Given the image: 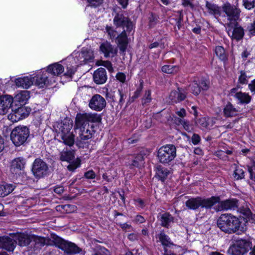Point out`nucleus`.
I'll return each instance as SVG.
<instances>
[{
  "mask_svg": "<svg viewBox=\"0 0 255 255\" xmlns=\"http://www.w3.org/2000/svg\"><path fill=\"white\" fill-rule=\"evenodd\" d=\"M106 67L110 72L112 73L114 71L112 63L109 61H101L99 64Z\"/></svg>",
  "mask_w": 255,
  "mask_h": 255,
  "instance_id": "09e8293b",
  "label": "nucleus"
},
{
  "mask_svg": "<svg viewBox=\"0 0 255 255\" xmlns=\"http://www.w3.org/2000/svg\"><path fill=\"white\" fill-rule=\"evenodd\" d=\"M240 212L245 216L247 218H250V216L252 215V212L248 207H242L239 209Z\"/></svg>",
  "mask_w": 255,
  "mask_h": 255,
  "instance_id": "8fccbe9b",
  "label": "nucleus"
},
{
  "mask_svg": "<svg viewBox=\"0 0 255 255\" xmlns=\"http://www.w3.org/2000/svg\"><path fill=\"white\" fill-rule=\"evenodd\" d=\"M158 238L162 245L164 246H169V245H173L171 242L170 238L167 236L164 231H161L158 235Z\"/></svg>",
  "mask_w": 255,
  "mask_h": 255,
  "instance_id": "ea45409f",
  "label": "nucleus"
},
{
  "mask_svg": "<svg viewBox=\"0 0 255 255\" xmlns=\"http://www.w3.org/2000/svg\"><path fill=\"white\" fill-rule=\"evenodd\" d=\"M29 98V93L27 91H22L18 93L14 97L15 101L21 105H24Z\"/></svg>",
  "mask_w": 255,
  "mask_h": 255,
  "instance_id": "f704fd0d",
  "label": "nucleus"
},
{
  "mask_svg": "<svg viewBox=\"0 0 255 255\" xmlns=\"http://www.w3.org/2000/svg\"><path fill=\"white\" fill-rule=\"evenodd\" d=\"M64 71V67L58 63H55L49 65L47 67V72L54 76H58Z\"/></svg>",
  "mask_w": 255,
  "mask_h": 255,
  "instance_id": "473e14b6",
  "label": "nucleus"
},
{
  "mask_svg": "<svg viewBox=\"0 0 255 255\" xmlns=\"http://www.w3.org/2000/svg\"><path fill=\"white\" fill-rule=\"evenodd\" d=\"M199 85L200 87V90H207L209 88V83L207 81L201 80Z\"/></svg>",
  "mask_w": 255,
  "mask_h": 255,
  "instance_id": "bf43d9fd",
  "label": "nucleus"
},
{
  "mask_svg": "<svg viewBox=\"0 0 255 255\" xmlns=\"http://www.w3.org/2000/svg\"><path fill=\"white\" fill-rule=\"evenodd\" d=\"M14 82L16 86L26 89L34 84V80L31 76H24L15 79Z\"/></svg>",
  "mask_w": 255,
  "mask_h": 255,
  "instance_id": "393cba45",
  "label": "nucleus"
},
{
  "mask_svg": "<svg viewBox=\"0 0 255 255\" xmlns=\"http://www.w3.org/2000/svg\"><path fill=\"white\" fill-rule=\"evenodd\" d=\"M193 0H182V3L184 6H189L194 8V5L193 4Z\"/></svg>",
  "mask_w": 255,
  "mask_h": 255,
  "instance_id": "e2e57ef3",
  "label": "nucleus"
},
{
  "mask_svg": "<svg viewBox=\"0 0 255 255\" xmlns=\"http://www.w3.org/2000/svg\"><path fill=\"white\" fill-rule=\"evenodd\" d=\"M25 161L23 158L14 159L11 163L10 171L13 174L16 175L24 168Z\"/></svg>",
  "mask_w": 255,
  "mask_h": 255,
  "instance_id": "6ab92c4d",
  "label": "nucleus"
},
{
  "mask_svg": "<svg viewBox=\"0 0 255 255\" xmlns=\"http://www.w3.org/2000/svg\"><path fill=\"white\" fill-rule=\"evenodd\" d=\"M151 92L149 90L146 91L142 99V105L147 104L151 102Z\"/></svg>",
  "mask_w": 255,
  "mask_h": 255,
  "instance_id": "de8ad7c7",
  "label": "nucleus"
},
{
  "mask_svg": "<svg viewBox=\"0 0 255 255\" xmlns=\"http://www.w3.org/2000/svg\"><path fill=\"white\" fill-rule=\"evenodd\" d=\"M94 82L97 84H103L107 80V75L106 70L104 68H99L93 73Z\"/></svg>",
  "mask_w": 255,
  "mask_h": 255,
  "instance_id": "412c9836",
  "label": "nucleus"
},
{
  "mask_svg": "<svg viewBox=\"0 0 255 255\" xmlns=\"http://www.w3.org/2000/svg\"><path fill=\"white\" fill-rule=\"evenodd\" d=\"M243 4L246 9L251 10L255 6V0H243Z\"/></svg>",
  "mask_w": 255,
  "mask_h": 255,
  "instance_id": "49530a36",
  "label": "nucleus"
},
{
  "mask_svg": "<svg viewBox=\"0 0 255 255\" xmlns=\"http://www.w3.org/2000/svg\"><path fill=\"white\" fill-rule=\"evenodd\" d=\"M108 251L105 248H100L99 250L93 255H108Z\"/></svg>",
  "mask_w": 255,
  "mask_h": 255,
  "instance_id": "13d9d810",
  "label": "nucleus"
},
{
  "mask_svg": "<svg viewBox=\"0 0 255 255\" xmlns=\"http://www.w3.org/2000/svg\"><path fill=\"white\" fill-rule=\"evenodd\" d=\"M176 156V148L173 144H167L161 147L158 150L159 161L163 164H168Z\"/></svg>",
  "mask_w": 255,
  "mask_h": 255,
  "instance_id": "1a4fd4ad",
  "label": "nucleus"
},
{
  "mask_svg": "<svg viewBox=\"0 0 255 255\" xmlns=\"http://www.w3.org/2000/svg\"><path fill=\"white\" fill-rule=\"evenodd\" d=\"M201 140L200 136L199 134L194 133L191 137V141L194 145L198 144Z\"/></svg>",
  "mask_w": 255,
  "mask_h": 255,
  "instance_id": "6e6d98bb",
  "label": "nucleus"
},
{
  "mask_svg": "<svg viewBox=\"0 0 255 255\" xmlns=\"http://www.w3.org/2000/svg\"><path fill=\"white\" fill-rule=\"evenodd\" d=\"M185 90L178 88L177 91L171 92L169 98L173 103H178L184 100L186 97Z\"/></svg>",
  "mask_w": 255,
  "mask_h": 255,
  "instance_id": "5701e85b",
  "label": "nucleus"
},
{
  "mask_svg": "<svg viewBox=\"0 0 255 255\" xmlns=\"http://www.w3.org/2000/svg\"><path fill=\"white\" fill-rule=\"evenodd\" d=\"M16 244L20 247H25L28 246L31 242L32 235H29L27 234L18 233L13 236Z\"/></svg>",
  "mask_w": 255,
  "mask_h": 255,
  "instance_id": "b1692460",
  "label": "nucleus"
},
{
  "mask_svg": "<svg viewBox=\"0 0 255 255\" xmlns=\"http://www.w3.org/2000/svg\"><path fill=\"white\" fill-rule=\"evenodd\" d=\"M76 132H78L77 138L81 141H84L91 138L92 136L93 130H90L89 127L74 128Z\"/></svg>",
  "mask_w": 255,
  "mask_h": 255,
  "instance_id": "c85d7f7f",
  "label": "nucleus"
},
{
  "mask_svg": "<svg viewBox=\"0 0 255 255\" xmlns=\"http://www.w3.org/2000/svg\"><path fill=\"white\" fill-rule=\"evenodd\" d=\"M116 78L120 82L124 83L126 80V75L123 73L119 72L117 74Z\"/></svg>",
  "mask_w": 255,
  "mask_h": 255,
  "instance_id": "338daca9",
  "label": "nucleus"
},
{
  "mask_svg": "<svg viewBox=\"0 0 255 255\" xmlns=\"http://www.w3.org/2000/svg\"><path fill=\"white\" fill-rule=\"evenodd\" d=\"M31 111L30 108L25 106H20L15 110H12V113L9 117L14 122H17L27 117Z\"/></svg>",
  "mask_w": 255,
  "mask_h": 255,
  "instance_id": "4468645a",
  "label": "nucleus"
},
{
  "mask_svg": "<svg viewBox=\"0 0 255 255\" xmlns=\"http://www.w3.org/2000/svg\"><path fill=\"white\" fill-rule=\"evenodd\" d=\"M219 201L220 197L218 196H212L207 198L197 197L187 200L185 205L189 209L193 210H196L199 207L210 209Z\"/></svg>",
  "mask_w": 255,
  "mask_h": 255,
  "instance_id": "7ed1b4c3",
  "label": "nucleus"
},
{
  "mask_svg": "<svg viewBox=\"0 0 255 255\" xmlns=\"http://www.w3.org/2000/svg\"><path fill=\"white\" fill-rule=\"evenodd\" d=\"M228 27V34H231V37L233 39L239 40L241 39L244 35V31L243 28L240 26L238 22L233 26H227Z\"/></svg>",
  "mask_w": 255,
  "mask_h": 255,
  "instance_id": "a211bd4d",
  "label": "nucleus"
},
{
  "mask_svg": "<svg viewBox=\"0 0 255 255\" xmlns=\"http://www.w3.org/2000/svg\"><path fill=\"white\" fill-rule=\"evenodd\" d=\"M162 72L168 74H174L176 73L179 69L178 67L169 65H164L162 67Z\"/></svg>",
  "mask_w": 255,
  "mask_h": 255,
  "instance_id": "79ce46f5",
  "label": "nucleus"
},
{
  "mask_svg": "<svg viewBox=\"0 0 255 255\" xmlns=\"http://www.w3.org/2000/svg\"><path fill=\"white\" fill-rule=\"evenodd\" d=\"M117 93V91H114V92H112V93H108L106 94L107 98H110L113 102H117V97H118V96L116 95L115 93Z\"/></svg>",
  "mask_w": 255,
  "mask_h": 255,
  "instance_id": "680f3d73",
  "label": "nucleus"
},
{
  "mask_svg": "<svg viewBox=\"0 0 255 255\" xmlns=\"http://www.w3.org/2000/svg\"><path fill=\"white\" fill-rule=\"evenodd\" d=\"M206 8L208 12L214 16L215 18L218 19L222 14V6L221 7L218 5L214 3L210 2L208 1H206Z\"/></svg>",
  "mask_w": 255,
  "mask_h": 255,
  "instance_id": "4be33fe9",
  "label": "nucleus"
},
{
  "mask_svg": "<svg viewBox=\"0 0 255 255\" xmlns=\"http://www.w3.org/2000/svg\"><path fill=\"white\" fill-rule=\"evenodd\" d=\"M127 32L124 30L117 37L120 50L123 54H125L128 44Z\"/></svg>",
  "mask_w": 255,
  "mask_h": 255,
  "instance_id": "a878e982",
  "label": "nucleus"
},
{
  "mask_svg": "<svg viewBox=\"0 0 255 255\" xmlns=\"http://www.w3.org/2000/svg\"><path fill=\"white\" fill-rule=\"evenodd\" d=\"M88 106L92 110L100 112L105 108L106 102L101 95L95 94L90 100Z\"/></svg>",
  "mask_w": 255,
  "mask_h": 255,
  "instance_id": "ddd939ff",
  "label": "nucleus"
},
{
  "mask_svg": "<svg viewBox=\"0 0 255 255\" xmlns=\"http://www.w3.org/2000/svg\"><path fill=\"white\" fill-rule=\"evenodd\" d=\"M189 91L196 96L198 95L201 92L200 87L199 84L196 82L191 83L188 87H186L185 89V91Z\"/></svg>",
  "mask_w": 255,
  "mask_h": 255,
  "instance_id": "58836bf2",
  "label": "nucleus"
},
{
  "mask_svg": "<svg viewBox=\"0 0 255 255\" xmlns=\"http://www.w3.org/2000/svg\"><path fill=\"white\" fill-rule=\"evenodd\" d=\"M87 2L88 3V6L96 8L103 4L104 0H87Z\"/></svg>",
  "mask_w": 255,
  "mask_h": 255,
  "instance_id": "a18cd8bd",
  "label": "nucleus"
},
{
  "mask_svg": "<svg viewBox=\"0 0 255 255\" xmlns=\"http://www.w3.org/2000/svg\"><path fill=\"white\" fill-rule=\"evenodd\" d=\"M16 245V242L14 238L11 239L7 236L0 237V248H2L8 252H12Z\"/></svg>",
  "mask_w": 255,
  "mask_h": 255,
  "instance_id": "f3484780",
  "label": "nucleus"
},
{
  "mask_svg": "<svg viewBox=\"0 0 255 255\" xmlns=\"http://www.w3.org/2000/svg\"><path fill=\"white\" fill-rule=\"evenodd\" d=\"M217 225L221 231L227 234L240 235L247 230L245 224L231 214H222L218 220Z\"/></svg>",
  "mask_w": 255,
  "mask_h": 255,
  "instance_id": "f257e3e1",
  "label": "nucleus"
},
{
  "mask_svg": "<svg viewBox=\"0 0 255 255\" xmlns=\"http://www.w3.org/2000/svg\"><path fill=\"white\" fill-rule=\"evenodd\" d=\"M219 205L215 209L217 211H224L228 210H235L239 206L238 200L236 199H231L223 201H219Z\"/></svg>",
  "mask_w": 255,
  "mask_h": 255,
  "instance_id": "2eb2a0df",
  "label": "nucleus"
},
{
  "mask_svg": "<svg viewBox=\"0 0 255 255\" xmlns=\"http://www.w3.org/2000/svg\"><path fill=\"white\" fill-rule=\"evenodd\" d=\"M52 239L55 245L62 250L65 254H77L82 251L75 244L65 240L56 235H53Z\"/></svg>",
  "mask_w": 255,
  "mask_h": 255,
  "instance_id": "423d86ee",
  "label": "nucleus"
},
{
  "mask_svg": "<svg viewBox=\"0 0 255 255\" xmlns=\"http://www.w3.org/2000/svg\"><path fill=\"white\" fill-rule=\"evenodd\" d=\"M239 111L230 102L224 107L223 109L224 116L226 118H231L238 115Z\"/></svg>",
  "mask_w": 255,
  "mask_h": 255,
  "instance_id": "2f4dec72",
  "label": "nucleus"
},
{
  "mask_svg": "<svg viewBox=\"0 0 255 255\" xmlns=\"http://www.w3.org/2000/svg\"><path fill=\"white\" fill-rule=\"evenodd\" d=\"M48 167L42 159L36 158L33 163L32 171L35 177L41 178L47 174Z\"/></svg>",
  "mask_w": 255,
  "mask_h": 255,
  "instance_id": "9b49d317",
  "label": "nucleus"
},
{
  "mask_svg": "<svg viewBox=\"0 0 255 255\" xmlns=\"http://www.w3.org/2000/svg\"><path fill=\"white\" fill-rule=\"evenodd\" d=\"M215 53L220 59L222 61H225L227 59V56L225 52L224 48L222 46H216L215 49Z\"/></svg>",
  "mask_w": 255,
  "mask_h": 255,
  "instance_id": "a19ab883",
  "label": "nucleus"
},
{
  "mask_svg": "<svg viewBox=\"0 0 255 255\" xmlns=\"http://www.w3.org/2000/svg\"><path fill=\"white\" fill-rule=\"evenodd\" d=\"M183 122V127L188 132H191L192 130V127L191 125L189 124V122L188 121H186L185 122Z\"/></svg>",
  "mask_w": 255,
  "mask_h": 255,
  "instance_id": "052dcab7",
  "label": "nucleus"
},
{
  "mask_svg": "<svg viewBox=\"0 0 255 255\" xmlns=\"http://www.w3.org/2000/svg\"><path fill=\"white\" fill-rule=\"evenodd\" d=\"M15 186L11 184L0 185V196L4 197L10 194L14 189Z\"/></svg>",
  "mask_w": 255,
  "mask_h": 255,
  "instance_id": "e433bc0d",
  "label": "nucleus"
},
{
  "mask_svg": "<svg viewBox=\"0 0 255 255\" xmlns=\"http://www.w3.org/2000/svg\"><path fill=\"white\" fill-rule=\"evenodd\" d=\"M241 75L239 78V81L242 84H246L248 83V76L245 72L241 71Z\"/></svg>",
  "mask_w": 255,
  "mask_h": 255,
  "instance_id": "603ef678",
  "label": "nucleus"
},
{
  "mask_svg": "<svg viewBox=\"0 0 255 255\" xmlns=\"http://www.w3.org/2000/svg\"><path fill=\"white\" fill-rule=\"evenodd\" d=\"M13 99L9 95L0 96V115L7 113L11 107Z\"/></svg>",
  "mask_w": 255,
  "mask_h": 255,
  "instance_id": "dca6fc26",
  "label": "nucleus"
},
{
  "mask_svg": "<svg viewBox=\"0 0 255 255\" xmlns=\"http://www.w3.org/2000/svg\"><path fill=\"white\" fill-rule=\"evenodd\" d=\"M114 24L116 27L122 28L128 33L133 29V24L131 19L125 16L122 12L117 13L113 19Z\"/></svg>",
  "mask_w": 255,
  "mask_h": 255,
  "instance_id": "9d476101",
  "label": "nucleus"
},
{
  "mask_svg": "<svg viewBox=\"0 0 255 255\" xmlns=\"http://www.w3.org/2000/svg\"><path fill=\"white\" fill-rule=\"evenodd\" d=\"M142 88V84L141 83L140 85L137 88L136 91L134 92L133 96L131 97V100L132 102L139 97Z\"/></svg>",
  "mask_w": 255,
  "mask_h": 255,
  "instance_id": "3c124183",
  "label": "nucleus"
},
{
  "mask_svg": "<svg viewBox=\"0 0 255 255\" xmlns=\"http://www.w3.org/2000/svg\"><path fill=\"white\" fill-rule=\"evenodd\" d=\"M100 115L94 113H78L75 118L74 128L89 127V123H99L101 122Z\"/></svg>",
  "mask_w": 255,
  "mask_h": 255,
  "instance_id": "39448f33",
  "label": "nucleus"
},
{
  "mask_svg": "<svg viewBox=\"0 0 255 255\" xmlns=\"http://www.w3.org/2000/svg\"><path fill=\"white\" fill-rule=\"evenodd\" d=\"M95 173L93 170H89L84 174V176L87 179H94L95 178Z\"/></svg>",
  "mask_w": 255,
  "mask_h": 255,
  "instance_id": "69168bd1",
  "label": "nucleus"
},
{
  "mask_svg": "<svg viewBox=\"0 0 255 255\" xmlns=\"http://www.w3.org/2000/svg\"><path fill=\"white\" fill-rule=\"evenodd\" d=\"M158 47H159L161 49H163L164 48V43H162L161 41L160 42L156 41V42H154L150 44L149 45V48L150 49L156 48Z\"/></svg>",
  "mask_w": 255,
  "mask_h": 255,
  "instance_id": "4d7b16f0",
  "label": "nucleus"
},
{
  "mask_svg": "<svg viewBox=\"0 0 255 255\" xmlns=\"http://www.w3.org/2000/svg\"><path fill=\"white\" fill-rule=\"evenodd\" d=\"M155 175L154 177L158 180L164 182L169 174V170L160 165H157L155 167Z\"/></svg>",
  "mask_w": 255,
  "mask_h": 255,
  "instance_id": "c756f323",
  "label": "nucleus"
},
{
  "mask_svg": "<svg viewBox=\"0 0 255 255\" xmlns=\"http://www.w3.org/2000/svg\"><path fill=\"white\" fill-rule=\"evenodd\" d=\"M222 12L227 17L228 22L226 23L227 26H233L240 19L241 10L236 6L231 4L229 2H226L222 5Z\"/></svg>",
  "mask_w": 255,
  "mask_h": 255,
  "instance_id": "6e6552de",
  "label": "nucleus"
},
{
  "mask_svg": "<svg viewBox=\"0 0 255 255\" xmlns=\"http://www.w3.org/2000/svg\"><path fill=\"white\" fill-rule=\"evenodd\" d=\"M83 55L87 62L91 61L94 58L93 52L90 49L83 48Z\"/></svg>",
  "mask_w": 255,
  "mask_h": 255,
  "instance_id": "37998d69",
  "label": "nucleus"
},
{
  "mask_svg": "<svg viewBox=\"0 0 255 255\" xmlns=\"http://www.w3.org/2000/svg\"><path fill=\"white\" fill-rule=\"evenodd\" d=\"M74 158V152L73 150H63L60 153V159L61 161L70 162Z\"/></svg>",
  "mask_w": 255,
  "mask_h": 255,
  "instance_id": "c9c22d12",
  "label": "nucleus"
},
{
  "mask_svg": "<svg viewBox=\"0 0 255 255\" xmlns=\"http://www.w3.org/2000/svg\"><path fill=\"white\" fill-rule=\"evenodd\" d=\"M57 136H60L63 142L68 146L74 143V135L70 132L73 127V122L69 118L64 119L57 126Z\"/></svg>",
  "mask_w": 255,
  "mask_h": 255,
  "instance_id": "f03ea898",
  "label": "nucleus"
},
{
  "mask_svg": "<svg viewBox=\"0 0 255 255\" xmlns=\"http://www.w3.org/2000/svg\"><path fill=\"white\" fill-rule=\"evenodd\" d=\"M244 171L241 167H237L234 171L233 175L235 179L239 180L244 177Z\"/></svg>",
  "mask_w": 255,
  "mask_h": 255,
  "instance_id": "c03bdc74",
  "label": "nucleus"
},
{
  "mask_svg": "<svg viewBox=\"0 0 255 255\" xmlns=\"http://www.w3.org/2000/svg\"><path fill=\"white\" fill-rule=\"evenodd\" d=\"M235 98L239 101L240 103L247 104L249 103L251 100V97L248 94L239 92L235 94Z\"/></svg>",
  "mask_w": 255,
  "mask_h": 255,
  "instance_id": "4c0bfd02",
  "label": "nucleus"
},
{
  "mask_svg": "<svg viewBox=\"0 0 255 255\" xmlns=\"http://www.w3.org/2000/svg\"><path fill=\"white\" fill-rule=\"evenodd\" d=\"M29 136V130L26 126H19L15 127L11 132L10 139L16 146L22 145Z\"/></svg>",
  "mask_w": 255,
  "mask_h": 255,
  "instance_id": "0eeeda50",
  "label": "nucleus"
},
{
  "mask_svg": "<svg viewBox=\"0 0 255 255\" xmlns=\"http://www.w3.org/2000/svg\"><path fill=\"white\" fill-rule=\"evenodd\" d=\"M34 84L39 88H43L49 84L47 73L44 72H39L35 76L32 77Z\"/></svg>",
  "mask_w": 255,
  "mask_h": 255,
  "instance_id": "aec40b11",
  "label": "nucleus"
},
{
  "mask_svg": "<svg viewBox=\"0 0 255 255\" xmlns=\"http://www.w3.org/2000/svg\"><path fill=\"white\" fill-rule=\"evenodd\" d=\"M77 54L78 55L74 59L75 63L77 65H72L71 61H67L66 64L67 71L64 74L65 75L70 77L72 76L76 71L77 66L85 64L87 62V60L84 59L85 57H84V53L82 50L81 52L77 53Z\"/></svg>",
  "mask_w": 255,
  "mask_h": 255,
  "instance_id": "f8f14e48",
  "label": "nucleus"
},
{
  "mask_svg": "<svg viewBox=\"0 0 255 255\" xmlns=\"http://www.w3.org/2000/svg\"><path fill=\"white\" fill-rule=\"evenodd\" d=\"M176 25L174 26V30L175 32H177V31L179 30L182 25V22H183V16L182 15H180L179 18L177 19H176Z\"/></svg>",
  "mask_w": 255,
  "mask_h": 255,
  "instance_id": "864d4df0",
  "label": "nucleus"
},
{
  "mask_svg": "<svg viewBox=\"0 0 255 255\" xmlns=\"http://www.w3.org/2000/svg\"><path fill=\"white\" fill-rule=\"evenodd\" d=\"M79 165L80 163L73 162L68 165L67 169L70 171H74Z\"/></svg>",
  "mask_w": 255,
  "mask_h": 255,
  "instance_id": "0e129e2a",
  "label": "nucleus"
},
{
  "mask_svg": "<svg viewBox=\"0 0 255 255\" xmlns=\"http://www.w3.org/2000/svg\"><path fill=\"white\" fill-rule=\"evenodd\" d=\"M146 156V151L142 150L132 160L131 165L139 167L144 164V157Z\"/></svg>",
  "mask_w": 255,
  "mask_h": 255,
  "instance_id": "72a5a7b5",
  "label": "nucleus"
},
{
  "mask_svg": "<svg viewBox=\"0 0 255 255\" xmlns=\"http://www.w3.org/2000/svg\"><path fill=\"white\" fill-rule=\"evenodd\" d=\"M252 243L249 240L238 239L233 242L228 250L229 255H245L252 249Z\"/></svg>",
  "mask_w": 255,
  "mask_h": 255,
  "instance_id": "20e7f679",
  "label": "nucleus"
},
{
  "mask_svg": "<svg viewBox=\"0 0 255 255\" xmlns=\"http://www.w3.org/2000/svg\"><path fill=\"white\" fill-rule=\"evenodd\" d=\"M115 94L116 95L118 96V97H120L119 103V104L121 106H122L124 102V97L125 96L124 94L122 92V90L120 89H118V90L117 91V93Z\"/></svg>",
  "mask_w": 255,
  "mask_h": 255,
  "instance_id": "5fc2aeb1",
  "label": "nucleus"
},
{
  "mask_svg": "<svg viewBox=\"0 0 255 255\" xmlns=\"http://www.w3.org/2000/svg\"><path fill=\"white\" fill-rule=\"evenodd\" d=\"M31 242L34 243L33 245L34 251H39L42 247L47 244L48 240L44 237L32 235Z\"/></svg>",
  "mask_w": 255,
  "mask_h": 255,
  "instance_id": "7c9ffc66",
  "label": "nucleus"
},
{
  "mask_svg": "<svg viewBox=\"0 0 255 255\" xmlns=\"http://www.w3.org/2000/svg\"><path fill=\"white\" fill-rule=\"evenodd\" d=\"M100 50L104 53L106 57H113L117 53V50L109 42H104L101 44Z\"/></svg>",
  "mask_w": 255,
  "mask_h": 255,
  "instance_id": "cd10ccee",
  "label": "nucleus"
},
{
  "mask_svg": "<svg viewBox=\"0 0 255 255\" xmlns=\"http://www.w3.org/2000/svg\"><path fill=\"white\" fill-rule=\"evenodd\" d=\"M160 225L162 227L168 229L172 223H174V218L168 212L159 214Z\"/></svg>",
  "mask_w": 255,
  "mask_h": 255,
  "instance_id": "bb28decb",
  "label": "nucleus"
},
{
  "mask_svg": "<svg viewBox=\"0 0 255 255\" xmlns=\"http://www.w3.org/2000/svg\"><path fill=\"white\" fill-rule=\"evenodd\" d=\"M249 30L252 35H255V21L249 27Z\"/></svg>",
  "mask_w": 255,
  "mask_h": 255,
  "instance_id": "774afa93",
  "label": "nucleus"
}]
</instances>
